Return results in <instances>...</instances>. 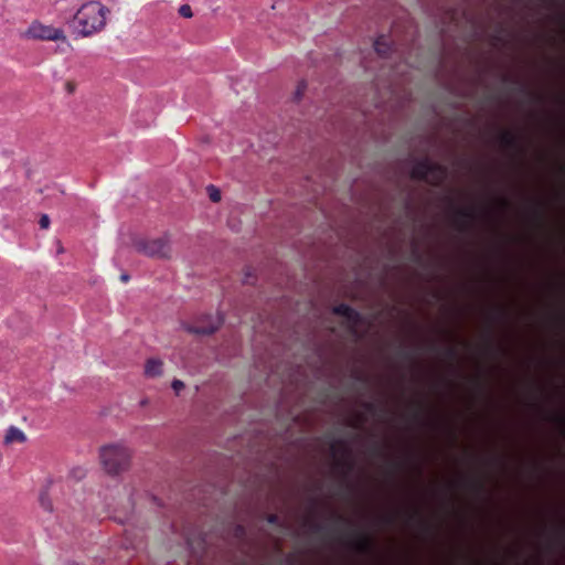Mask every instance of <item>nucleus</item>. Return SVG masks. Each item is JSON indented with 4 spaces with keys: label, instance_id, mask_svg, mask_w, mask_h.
<instances>
[{
    "label": "nucleus",
    "instance_id": "a211bd4d",
    "mask_svg": "<svg viewBox=\"0 0 565 565\" xmlns=\"http://www.w3.org/2000/svg\"><path fill=\"white\" fill-rule=\"evenodd\" d=\"M565 544V526L558 527L555 531L554 539L550 542V545L554 546H561L563 547Z\"/></svg>",
    "mask_w": 565,
    "mask_h": 565
},
{
    "label": "nucleus",
    "instance_id": "cd10ccee",
    "mask_svg": "<svg viewBox=\"0 0 565 565\" xmlns=\"http://www.w3.org/2000/svg\"><path fill=\"white\" fill-rule=\"evenodd\" d=\"M500 204H501V206H502V207H504V209H509V207H510V205H511L510 201H509V200H507V199H501V200H500Z\"/></svg>",
    "mask_w": 565,
    "mask_h": 565
},
{
    "label": "nucleus",
    "instance_id": "bb28decb",
    "mask_svg": "<svg viewBox=\"0 0 565 565\" xmlns=\"http://www.w3.org/2000/svg\"><path fill=\"white\" fill-rule=\"evenodd\" d=\"M475 383H476V385H477V387H478V391H479L480 393H482V392L484 391V381H483L481 377H477V379L475 380Z\"/></svg>",
    "mask_w": 565,
    "mask_h": 565
},
{
    "label": "nucleus",
    "instance_id": "f03ea898",
    "mask_svg": "<svg viewBox=\"0 0 565 565\" xmlns=\"http://www.w3.org/2000/svg\"><path fill=\"white\" fill-rule=\"evenodd\" d=\"M132 450L121 443L105 445L99 450V460L104 471L109 476H119L129 470Z\"/></svg>",
    "mask_w": 565,
    "mask_h": 565
},
{
    "label": "nucleus",
    "instance_id": "c85d7f7f",
    "mask_svg": "<svg viewBox=\"0 0 565 565\" xmlns=\"http://www.w3.org/2000/svg\"><path fill=\"white\" fill-rule=\"evenodd\" d=\"M492 38H493V41H494L495 43H497V42H501V41H502V38H501L500 33L494 34Z\"/></svg>",
    "mask_w": 565,
    "mask_h": 565
},
{
    "label": "nucleus",
    "instance_id": "20e7f679",
    "mask_svg": "<svg viewBox=\"0 0 565 565\" xmlns=\"http://www.w3.org/2000/svg\"><path fill=\"white\" fill-rule=\"evenodd\" d=\"M449 337L454 343L447 345L443 350V356L447 363V370L449 373V376L446 379V384L451 395H455L459 387L455 377L462 375L459 345L468 347L469 343L458 339L454 333H450Z\"/></svg>",
    "mask_w": 565,
    "mask_h": 565
},
{
    "label": "nucleus",
    "instance_id": "423d86ee",
    "mask_svg": "<svg viewBox=\"0 0 565 565\" xmlns=\"http://www.w3.org/2000/svg\"><path fill=\"white\" fill-rule=\"evenodd\" d=\"M136 249L149 257L168 258L171 254V241L168 235L136 243Z\"/></svg>",
    "mask_w": 565,
    "mask_h": 565
},
{
    "label": "nucleus",
    "instance_id": "7c9ffc66",
    "mask_svg": "<svg viewBox=\"0 0 565 565\" xmlns=\"http://www.w3.org/2000/svg\"><path fill=\"white\" fill-rule=\"evenodd\" d=\"M57 253H58V254L64 253V248H63V246H62L61 242H57Z\"/></svg>",
    "mask_w": 565,
    "mask_h": 565
},
{
    "label": "nucleus",
    "instance_id": "4468645a",
    "mask_svg": "<svg viewBox=\"0 0 565 565\" xmlns=\"http://www.w3.org/2000/svg\"><path fill=\"white\" fill-rule=\"evenodd\" d=\"M25 435L24 433L19 429L18 427H14V426H11L7 433H6V436H4V443L6 444H12V443H23L25 441Z\"/></svg>",
    "mask_w": 565,
    "mask_h": 565
},
{
    "label": "nucleus",
    "instance_id": "72a5a7b5",
    "mask_svg": "<svg viewBox=\"0 0 565 565\" xmlns=\"http://www.w3.org/2000/svg\"><path fill=\"white\" fill-rule=\"evenodd\" d=\"M559 279H561V287H562V289H564V288H565L564 276H563V275H561V278H559Z\"/></svg>",
    "mask_w": 565,
    "mask_h": 565
},
{
    "label": "nucleus",
    "instance_id": "9b49d317",
    "mask_svg": "<svg viewBox=\"0 0 565 565\" xmlns=\"http://www.w3.org/2000/svg\"><path fill=\"white\" fill-rule=\"evenodd\" d=\"M162 361L159 359H149L145 364V374L149 377H156L162 374Z\"/></svg>",
    "mask_w": 565,
    "mask_h": 565
},
{
    "label": "nucleus",
    "instance_id": "f704fd0d",
    "mask_svg": "<svg viewBox=\"0 0 565 565\" xmlns=\"http://www.w3.org/2000/svg\"><path fill=\"white\" fill-rule=\"evenodd\" d=\"M559 171H561V173H562V174H564V173H565V166H564V164H561V166H559Z\"/></svg>",
    "mask_w": 565,
    "mask_h": 565
},
{
    "label": "nucleus",
    "instance_id": "9d476101",
    "mask_svg": "<svg viewBox=\"0 0 565 565\" xmlns=\"http://www.w3.org/2000/svg\"><path fill=\"white\" fill-rule=\"evenodd\" d=\"M498 140L503 149L513 151L519 154L524 153L521 139L515 132L511 130H502L498 136Z\"/></svg>",
    "mask_w": 565,
    "mask_h": 565
},
{
    "label": "nucleus",
    "instance_id": "6ab92c4d",
    "mask_svg": "<svg viewBox=\"0 0 565 565\" xmlns=\"http://www.w3.org/2000/svg\"><path fill=\"white\" fill-rule=\"evenodd\" d=\"M533 215L539 223L540 226L544 225L545 222V211L544 206L541 203H536L533 207Z\"/></svg>",
    "mask_w": 565,
    "mask_h": 565
},
{
    "label": "nucleus",
    "instance_id": "7ed1b4c3",
    "mask_svg": "<svg viewBox=\"0 0 565 565\" xmlns=\"http://www.w3.org/2000/svg\"><path fill=\"white\" fill-rule=\"evenodd\" d=\"M484 482L480 478L459 472L456 478L449 480L447 483L448 513L451 516L463 521V515L458 507V492L461 490H468L480 495L484 492Z\"/></svg>",
    "mask_w": 565,
    "mask_h": 565
},
{
    "label": "nucleus",
    "instance_id": "f8f14e48",
    "mask_svg": "<svg viewBox=\"0 0 565 565\" xmlns=\"http://www.w3.org/2000/svg\"><path fill=\"white\" fill-rule=\"evenodd\" d=\"M502 82L508 84V83H513L518 86V90L525 95V96H529L531 97L533 100L535 102H541V97L539 95H535L534 93H532L527 87L526 85H524L523 83H521L520 81L518 79H513L511 76L509 75H503L502 76Z\"/></svg>",
    "mask_w": 565,
    "mask_h": 565
},
{
    "label": "nucleus",
    "instance_id": "ddd939ff",
    "mask_svg": "<svg viewBox=\"0 0 565 565\" xmlns=\"http://www.w3.org/2000/svg\"><path fill=\"white\" fill-rule=\"evenodd\" d=\"M407 170L413 179L420 180L424 178V161L414 159L407 164Z\"/></svg>",
    "mask_w": 565,
    "mask_h": 565
},
{
    "label": "nucleus",
    "instance_id": "5701e85b",
    "mask_svg": "<svg viewBox=\"0 0 565 565\" xmlns=\"http://www.w3.org/2000/svg\"><path fill=\"white\" fill-rule=\"evenodd\" d=\"M39 224H40V227L42 230H47L49 226H50V217L47 214H43L41 217H40V221H39Z\"/></svg>",
    "mask_w": 565,
    "mask_h": 565
},
{
    "label": "nucleus",
    "instance_id": "2eb2a0df",
    "mask_svg": "<svg viewBox=\"0 0 565 565\" xmlns=\"http://www.w3.org/2000/svg\"><path fill=\"white\" fill-rule=\"evenodd\" d=\"M468 561L469 555L461 547H456L451 552L449 565H469Z\"/></svg>",
    "mask_w": 565,
    "mask_h": 565
},
{
    "label": "nucleus",
    "instance_id": "f3484780",
    "mask_svg": "<svg viewBox=\"0 0 565 565\" xmlns=\"http://www.w3.org/2000/svg\"><path fill=\"white\" fill-rule=\"evenodd\" d=\"M374 50L381 57H384L391 51V45L384 36H381L374 42Z\"/></svg>",
    "mask_w": 565,
    "mask_h": 565
},
{
    "label": "nucleus",
    "instance_id": "0eeeda50",
    "mask_svg": "<svg viewBox=\"0 0 565 565\" xmlns=\"http://www.w3.org/2000/svg\"><path fill=\"white\" fill-rule=\"evenodd\" d=\"M28 36L32 39L38 40H45V41H65L66 36L64 34V31L62 29L53 28L51 25H44L41 23H32L28 31Z\"/></svg>",
    "mask_w": 565,
    "mask_h": 565
},
{
    "label": "nucleus",
    "instance_id": "aec40b11",
    "mask_svg": "<svg viewBox=\"0 0 565 565\" xmlns=\"http://www.w3.org/2000/svg\"><path fill=\"white\" fill-rule=\"evenodd\" d=\"M509 316L508 309L505 307H498L492 317L493 320H505Z\"/></svg>",
    "mask_w": 565,
    "mask_h": 565
},
{
    "label": "nucleus",
    "instance_id": "6e6552de",
    "mask_svg": "<svg viewBox=\"0 0 565 565\" xmlns=\"http://www.w3.org/2000/svg\"><path fill=\"white\" fill-rule=\"evenodd\" d=\"M223 319L216 315L215 317L206 316L199 320L195 324H189L185 330L198 335H209L214 333L222 324Z\"/></svg>",
    "mask_w": 565,
    "mask_h": 565
},
{
    "label": "nucleus",
    "instance_id": "473e14b6",
    "mask_svg": "<svg viewBox=\"0 0 565 565\" xmlns=\"http://www.w3.org/2000/svg\"><path fill=\"white\" fill-rule=\"evenodd\" d=\"M120 279H121L122 281L127 282V281L129 280V276H128L127 274H122V275L120 276Z\"/></svg>",
    "mask_w": 565,
    "mask_h": 565
},
{
    "label": "nucleus",
    "instance_id": "f257e3e1",
    "mask_svg": "<svg viewBox=\"0 0 565 565\" xmlns=\"http://www.w3.org/2000/svg\"><path fill=\"white\" fill-rule=\"evenodd\" d=\"M107 12L102 3L89 1L77 10L71 25L78 35L89 36L105 26Z\"/></svg>",
    "mask_w": 565,
    "mask_h": 565
},
{
    "label": "nucleus",
    "instance_id": "4be33fe9",
    "mask_svg": "<svg viewBox=\"0 0 565 565\" xmlns=\"http://www.w3.org/2000/svg\"><path fill=\"white\" fill-rule=\"evenodd\" d=\"M179 12L184 18H191L192 17V9L189 4H183L180 7Z\"/></svg>",
    "mask_w": 565,
    "mask_h": 565
},
{
    "label": "nucleus",
    "instance_id": "dca6fc26",
    "mask_svg": "<svg viewBox=\"0 0 565 565\" xmlns=\"http://www.w3.org/2000/svg\"><path fill=\"white\" fill-rule=\"evenodd\" d=\"M458 416L451 418L448 423V436L451 447L458 446L459 429H458Z\"/></svg>",
    "mask_w": 565,
    "mask_h": 565
},
{
    "label": "nucleus",
    "instance_id": "393cba45",
    "mask_svg": "<svg viewBox=\"0 0 565 565\" xmlns=\"http://www.w3.org/2000/svg\"><path fill=\"white\" fill-rule=\"evenodd\" d=\"M433 163L431 161L429 160L428 158V154L426 153V166H425V169H426V179L428 178V175L431 173L433 171Z\"/></svg>",
    "mask_w": 565,
    "mask_h": 565
},
{
    "label": "nucleus",
    "instance_id": "412c9836",
    "mask_svg": "<svg viewBox=\"0 0 565 565\" xmlns=\"http://www.w3.org/2000/svg\"><path fill=\"white\" fill-rule=\"evenodd\" d=\"M207 192H209V195H210V199L213 201V202H218L221 200V192L217 188H215L214 185H210L207 186Z\"/></svg>",
    "mask_w": 565,
    "mask_h": 565
},
{
    "label": "nucleus",
    "instance_id": "c9c22d12",
    "mask_svg": "<svg viewBox=\"0 0 565 565\" xmlns=\"http://www.w3.org/2000/svg\"><path fill=\"white\" fill-rule=\"evenodd\" d=\"M248 277H249V275H246V277L244 278L245 282H249V278Z\"/></svg>",
    "mask_w": 565,
    "mask_h": 565
},
{
    "label": "nucleus",
    "instance_id": "c756f323",
    "mask_svg": "<svg viewBox=\"0 0 565 565\" xmlns=\"http://www.w3.org/2000/svg\"><path fill=\"white\" fill-rule=\"evenodd\" d=\"M488 349H489V351H491V352L493 351V344H492V340H491V338H490V337L488 338Z\"/></svg>",
    "mask_w": 565,
    "mask_h": 565
},
{
    "label": "nucleus",
    "instance_id": "1a4fd4ad",
    "mask_svg": "<svg viewBox=\"0 0 565 565\" xmlns=\"http://www.w3.org/2000/svg\"><path fill=\"white\" fill-rule=\"evenodd\" d=\"M334 313L343 317L350 331L359 337L362 317L347 305H339L333 309Z\"/></svg>",
    "mask_w": 565,
    "mask_h": 565
},
{
    "label": "nucleus",
    "instance_id": "b1692460",
    "mask_svg": "<svg viewBox=\"0 0 565 565\" xmlns=\"http://www.w3.org/2000/svg\"><path fill=\"white\" fill-rule=\"evenodd\" d=\"M172 390L179 394L184 388V383L180 380H174L171 384Z\"/></svg>",
    "mask_w": 565,
    "mask_h": 565
},
{
    "label": "nucleus",
    "instance_id": "a878e982",
    "mask_svg": "<svg viewBox=\"0 0 565 565\" xmlns=\"http://www.w3.org/2000/svg\"><path fill=\"white\" fill-rule=\"evenodd\" d=\"M41 504L46 511H52V504L47 498H41Z\"/></svg>",
    "mask_w": 565,
    "mask_h": 565
},
{
    "label": "nucleus",
    "instance_id": "2f4dec72",
    "mask_svg": "<svg viewBox=\"0 0 565 565\" xmlns=\"http://www.w3.org/2000/svg\"><path fill=\"white\" fill-rule=\"evenodd\" d=\"M268 521H269L270 523H276V522L278 521V518H277L276 515H270V516H269V519H268Z\"/></svg>",
    "mask_w": 565,
    "mask_h": 565
},
{
    "label": "nucleus",
    "instance_id": "39448f33",
    "mask_svg": "<svg viewBox=\"0 0 565 565\" xmlns=\"http://www.w3.org/2000/svg\"><path fill=\"white\" fill-rule=\"evenodd\" d=\"M450 221L459 234H469L478 217L475 206H460L454 198H448Z\"/></svg>",
    "mask_w": 565,
    "mask_h": 565
}]
</instances>
